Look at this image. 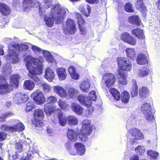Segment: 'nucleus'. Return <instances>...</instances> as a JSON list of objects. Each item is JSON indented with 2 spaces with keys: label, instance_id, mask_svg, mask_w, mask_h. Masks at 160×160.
Here are the masks:
<instances>
[{
  "label": "nucleus",
  "instance_id": "obj_61",
  "mask_svg": "<svg viewBox=\"0 0 160 160\" xmlns=\"http://www.w3.org/2000/svg\"><path fill=\"white\" fill-rule=\"evenodd\" d=\"M7 136V134L5 132L0 131V141H3L5 140Z\"/></svg>",
  "mask_w": 160,
  "mask_h": 160
},
{
  "label": "nucleus",
  "instance_id": "obj_38",
  "mask_svg": "<svg viewBox=\"0 0 160 160\" xmlns=\"http://www.w3.org/2000/svg\"><path fill=\"white\" fill-rule=\"evenodd\" d=\"M132 82L133 83V85L132 87L131 93L132 97H134L137 96L138 94V87L137 82L135 80H133Z\"/></svg>",
  "mask_w": 160,
  "mask_h": 160
},
{
  "label": "nucleus",
  "instance_id": "obj_63",
  "mask_svg": "<svg viewBox=\"0 0 160 160\" xmlns=\"http://www.w3.org/2000/svg\"><path fill=\"white\" fill-rule=\"evenodd\" d=\"M31 156L30 154H27L26 157H22L21 158V160H29V158Z\"/></svg>",
  "mask_w": 160,
  "mask_h": 160
},
{
  "label": "nucleus",
  "instance_id": "obj_53",
  "mask_svg": "<svg viewBox=\"0 0 160 160\" xmlns=\"http://www.w3.org/2000/svg\"><path fill=\"white\" fill-rule=\"evenodd\" d=\"M92 101H95L97 99L96 92L95 91H91L89 93V97H88Z\"/></svg>",
  "mask_w": 160,
  "mask_h": 160
},
{
  "label": "nucleus",
  "instance_id": "obj_12",
  "mask_svg": "<svg viewBox=\"0 0 160 160\" xmlns=\"http://www.w3.org/2000/svg\"><path fill=\"white\" fill-rule=\"evenodd\" d=\"M15 101L17 104L24 103L29 99L28 95L25 93L19 92L15 95Z\"/></svg>",
  "mask_w": 160,
  "mask_h": 160
},
{
  "label": "nucleus",
  "instance_id": "obj_32",
  "mask_svg": "<svg viewBox=\"0 0 160 160\" xmlns=\"http://www.w3.org/2000/svg\"><path fill=\"white\" fill-rule=\"evenodd\" d=\"M24 87L25 88L28 90H32L35 87L33 82L30 80H26L24 82Z\"/></svg>",
  "mask_w": 160,
  "mask_h": 160
},
{
  "label": "nucleus",
  "instance_id": "obj_40",
  "mask_svg": "<svg viewBox=\"0 0 160 160\" xmlns=\"http://www.w3.org/2000/svg\"><path fill=\"white\" fill-rule=\"evenodd\" d=\"M43 56L45 58L47 61L50 63H52L53 61V57L50 52L46 50L43 51Z\"/></svg>",
  "mask_w": 160,
  "mask_h": 160
},
{
  "label": "nucleus",
  "instance_id": "obj_33",
  "mask_svg": "<svg viewBox=\"0 0 160 160\" xmlns=\"http://www.w3.org/2000/svg\"><path fill=\"white\" fill-rule=\"evenodd\" d=\"M110 92L116 100L119 101L120 100L121 94L117 89L114 88H111L110 90Z\"/></svg>",
  "mask_w": 160,
  "mask_h": 160
},
{
  "label": "nucleus",
  "instance_id": "obj_11",
  "mask_svg": "<svg viewBox=\"0 0 160 160\" xmlns=\"http://www.w3.org/2000/svg\"><path fill=\"white\" fill-rule=\"evenodd\" d=\"M129 132L132 136L134 137L133 142H135L137 140H142L144 138V136L139 129L134 128L129 130Z\"/></svg>",
  "mask_w": 160,
  "mask_h": 160
},
{
  "label": "nucleus",
  "instance_id": "obj_50",
  "mask_svg": "<svg viewBox=\"0 0 160 160\" xmlns=\"http://www.w3.org/2000/svg\"><path fill=\"white\" fill-rule=\"evenodd\" d=\"M57 101V98L54 96L51 95L48 97L47 99V103L50 104H54Z\"/></svg>",
  "mask_w": 160,
  "mask_h": 160
},
{
  "label": "nucleus",
  "instance_id": "obj_7",
  "mask_svg": "<svg viewBox=\"0 0 160 160\" xmlns=\"http://www.w3.org/2000/svg\"><path fill=\"white\" fill-rule=\"evenodd\" d=\"M9 48H11L10 50L12 52V53L10 54L9 57L12 59V62L13 63H16L19 61L18 58V53L14 51H20V45L18 44L13 43L9 44L8 46Z\"/></svg>",
  "mask_w": 160,
  "mask_h": 160
},
{
  "label": "nucleus",
  "instance_id": "obj_51",
  "mask_svg": "<svg viewBox=\"0 0 160 160\" xmlns=\"http://www.w3.org/2000/svg\"><path fill=\"white\" fill-rule=\"evenodd\" d=\"M85 25L78 26V28L80 31V33L81 35H85L88 31L87 28L85 26Z\"/></svg>",
  "mask_w": 160,
  "mask_h": 160
},
{
  "label": "nucleus",
  "instance_id": "obj_34",
  "mask_svg": "<svg viewBox=\"0 0 160 160\" xmlns=\"http://www.w3.org/2000/svg\"><path fill=\"white\" fill-rule=\"evenodd\" d=\"M138 75L141 77H144L148 75L149 73V70L146 66H143L139 69Z\"/></svg>",
  "mask_w": 160,
  "mask_h": 160
},
{
  "label": "nucleus",
  "instance_id": "obj_5",
  "mask_svg": "<svg viewBox=\"0 0 160 160\" xmlns=\"http://www.w3.org/2000/svg\"><path fill=\"white\" fill-rule=\"evenodd\" d=\"M22 4L23 7V11L25 12L29 11L32 8L36 6L38 8L40 16L43 15L42 11V7L41 3L38 2H34L32 0H23Z\"/></svg>",
  "mask_w": 160,
  "mask_h": 160
},
{
  "label": "nucleus",
  "instance_id": "obj_56",
  "mask_svg": "<svg viewBox=\"0 0 160 160\" xmlns=\"http://www.w3.org/2000/svg\"><path fill=\"white\" fill-rule=\"evenodd\" d=\"M92 101L91 100L87 97L82 104L87 107L89 108L91 106L92 104Z\"/></svg>",
  "mask_w": 160,
  "mask_h": 160
},
{
  "label": "nucleus",
  "instance_id": "obj_25",
  "mask_svg": "<svg viewBox=\"0 0 160 160\" xmlns=\"http://www.w3.org/2000/svg\"><path fill=\"white\" fill-rule=\"evenodd\" d=\"M58 117L60 124L63 127L65 126L68 121L67 117L66 118L63 115L60 110H59V112L58 113Z\"/></svg>",
  "mask_w": 160,
  "mask_h": 160
},
{
  "label": "nucleus",
  "instance_id": "obj_8",
  "mask_svg": "<svg viewBox=\"0 0 160 160\" xmlns=\"http://www.w3.org/2000/svg\"><path fill=\"white\" fill-rule=\"evenodd\" d=\"M12 91L10 85L4 76L0 75V94H5Z\"/></svg>",
  "mask_w": 160,
  "mask_h": 160
},
{
  "label": "nucleus",
  "instance_id": "obj_31",
  "mask_svg": "<svg viewBox=\"0 0 160 160\" xmlns=\"http://www.w3.org/2000/svg\"><path fill=\"white\" fill-rule=\"evenodd\" d=\"M75 16L78 26L85 25L86 22L81 13L79 12L76 13Z\"/></svg>",
  "mask_w": 160,
  "mask_h": 160
},
{
  "label": "nucleus",
  "instance_id": "obj_15",
  "mask_svg": "<svg viewBox=\"0 0 160 160\" xmlns=\"http://www.w3.org/2000/svg\"><path fill=\"white\" fill-rule=\"evenodd\" d=\"M11 13V10L6 4L3 2H0V13L3 16L7 17Z\"/></svg>",
  "mask_w": 160,
  "mask_h": 160
},
{
  "label": "nucleus",
  "instance_id": "obj_10",
  "mask_svg": "<svg viewBox=\"0 0 160 160\" xmlns=\"http://www.w3.org/2000/svg\"><path fill=\"white\" fill-rule=\"evenodd\" d=\"M66 28L64 31L67 29L68 32L70 34H74L77 31V29L74 21L71 18H68L66 21Z\"/></svg>",
  "mask_w": 160,
  "mask_h": 160
},
{
  "label": "nucleus",
  "instance_id": "obj_18",
  "mask_svg": "<svg viewBox=\"0 0 160 160\" xmlns=\"http://www.w3.org/2000/svg\"><path fill=\"white\" fill-rule=\"evenodd\" d=\"M135 6L137 9L139 10L141 12L146 14L147 10L143 0H137L135 4Z\"/></svg>",
  "mask_w": 160,
  "mask_h": 160
},
{
  "label": "nucleus",
  "instance_id": "obj_1",
  "mask_svg": "<svg viewBox=\"0 0 160 160\" xmlns=\"http://www.w3.org/2000/svg\"><path fill=\"white\" fill-rule=\"evenodd\" d=\"M24 60L26 62V66L29 72L28 75L31 79L35 82L39 81L38 75L42 72L43 65L40 60L36 58H33L31 55L25 56Z\"/></svg>",
  "mask_w": 160,
  "mask_h": 160
},
{
  "label": "nucleus",
  "instance_id": "obj_36",
  "mask_svg": "<svg viewBox=\"0 0 160 160\" xmlns=\"http://www.w3.org/2000/svg\"><path fill=\"white\" fill-rule=\"evenodd\" d=\"M68 122L70 125H76L78 123V118L75 116L69 115L67 117Z\"/></svg>",
  "mask_w": 160,
  "mask_h": 160
},
{
  "label": "nucleus",
  "instance_id": "obj_42",
  "mask_svg": "<svg viewBox=\"0 0 160 160\" xmlns=\"http://www.w3.org/2000/svg\"><path fill=\"white\" fill-rule=\"evenodd\" d=\"M35 107V102L32 101H29L27 103L25 107V110L26 112L32 111Z\"/></svg>",
  "mask_w": 160,
  "mask_h": 160
},
{
  "label": "nucleus",
  "instance_id": "obj_62",
  "mask_svg": "<svg viewBox=\"0 0 160 160\" xmlns=\"http://www.w3.org/2000/svg\"><path fill=\"white\" fill-rule=\"evenodd\" d=\"M135 150L138 151L139 153H141L144 152V149L141 146H138L135 148Z\"/></svg>",
  "mask_w": 160,
  "mask_h": 160
},
{
  "label": "nucleus",
  "instance_id": "obj_60",
  "mask_svg": "<svg viewBox=\"0 0 160 160\" xmlns=\"http://www.w3.org/2000/svg\"><path fill=\"white\" fill-rule=\"evenodd\" d=\"M42 87L44 92H50L51 88L48 85L44 83L42 84Z\"/></svg>",
  "mask_w": 160,
  "mask_h": 160
},
{
  "label": "nucleus",
  "instance_id": "obj_41",
  "mask_svg": "<svg viewBox=\"0 0 160 160\" xmlns=\"http://www.w3.org/2000/svg\"><path fill=\"white\" fill-rule=\"evenodd\" d=\"M127 57L133 59L136 57V53L134 49L132 48H128L126 49Z\"/></svg>",
  "mask_w": 160,
  "mask_h": 160
},
{
  "label": "nucleus",
  "instance_id": "obj_58",
  "mask_svg": "<svg viewBox=\"0 0 160 160\" xmlns=\"http://www.w3.org/2000/svg\"><path fill=\"white\" fill-rule=\"evenodd\" d=\"M88 97H86L82 95H78L77 98L79 102L80 103L83 104V103L85 102L86 99Z\"/></svg>",
  "mask_w": 160,
  "mask_h": 160
},
{
  "label": "nucleus",
  "instance_id": "obj_48",
  "mask_svg": "<svg viewBox=\"0 0 160 160\" xmlns=\"http://www.w3.org/2000/svg\"><path fill=\"white\" fill-rule=\"evenodd\" d=\"M147 155L153 159H156L158 157V153L152 150H149L147 152Z\"/></svg>",
  "mask_w": 160,
  "mask_h": 160
},
{
  "label": "nucleus",
  "instance_id": "obj_39",
  "mask_svg": "<svg viewBox=\"0 0 160 160\" xmlns=\"http://www.w3.org/2000/svg\"><path fill=\"white\" fill-rule=\"evenodd\" d=\"M80 88L84 92H88L90 88V84L88 81H84L80 84Z\"/></svg>",
  "mask_w": 160,
  "mask_h": 160
},
{
  "label": "nucleus",
  "instance_id": "obj_47",
  "mask_svg": "<svg viewBox=\"0 0 160 160\" xmlns=\"http://www.w3.org/2000/svg\"><path fill=\"white\" fill-rule=\"evenodd\" d=\"M141 110L143 114L146 112H151L150 106L148 103H145L142 106Z\"/></svg>",
  "mask_w": 160,
  "mask_h": 160
},
{
  "label": "nucleus",
  "instance_id": "obj_3",
  "mask_svg": "<svg viewBox=\"0 0 160 160\" xmlns=\"http://www.w3.org/2000/svg\"><path fill=\"white\" fill-rule=\"evenodd\" d=\"M50 13L51 18L47 16L44 17V21L46 24L49 27H52L53 25L54 16L56 17V23L58 24L62 22L65 18L66 11L64 9L61 8L59 5L56 4H54L52 8Z\"/></svg>",
  "mask_w": 160,
  "mask_h": 160
},
{
  "label": "nucleus",
  "instance_id": "obj_4",
  "mask_svg": "<svg viewBox=\"0 0 160 160\" xmlns=\"http://www.w3.org/2000/svg\"><path fill=\"white\" fill-rule=\"evenodd\" d=\"M82 125L80 132L77 134L80 140L82 142L88 141V138L87 136L90 134L92 131V127L91 125V122L88 119H85L82 122Z\"/></svg>",
  "mask_w": 160,
  "mask_h": 160
},
{
  "label": "nucleus",
  "instance_id": "obj_35",
  "mask_svg": "<svg viewBox=\"0 0 160 160\" xmlns=\"http://www.w3.org/2000/svg\"><path fill=\"white\" fill-rule=\"evenodd\" d=\"M68 72L72 77L73 79L75 80L78 79L79 78V76L78 74L76 73L75 68L72 66L69 67L68 69Z\"/></svg>",
  "mask_w": 160,
  "mask_h": 160
},
{
  "label": "nucleus",
  "instance_id": "obj_14",
  "mask_svg": "<svg viewBox=\"0 0 160 160\" xmlns=\"http://www.w3.org/2000/svg\"><path fill=\"white\" fill-rule=\"evenodd\" d=\"M53 90L61 98H65L67 97V93L66 90L61 86L57 85L53 88Z\"/></svg>",
  "mask_w": 160,
  "mask_h": 160
},
{
  "label": "nucleus",
  "instance_id": "obj_64",
  "mask_svg": "<svg viewBox=\"0 0 160 160\" xmlns=\"http://www.w3.org/2000/svg\"><path fill=\"white\" fill-rule=\"evenodd\" d=\"M130 160H139V157L138 155H134L132 157L130 158Z\"/></svg>",
  "mask_w": 160,
  "mask_h": 160
},
{
  "label": "nucleus",
  "instance_id": "obj_45",
  "mask_svg": "<svg viewBox=\"0 0 160 160\" xmlns=\"http://www.w3.org/2000/svg\"><path fill=\"white\" fill-rule=\"evenodd\" d=\"M139 94L142 97H146L149 94L148 89L147 87H142L139 90Z\"/></svg>",
  "mask_w": 160,
  "mask_h": 160
},
{
  "label": "nucleus",
  "instance_id": "obj_17",
  "mask_svg": "<svg viewBox=\"0 0 160 160\" xmlns=\"http://www.w3.org/2000/svg\"><path fill=\"white\" fill-rule=\"evenodd\" d=\"M67 96L72 99L76 98L79 94L78 90L72 87L67 88Z\"/></svg>",
  "mask_w": 160,
  "mask_h": 160
},
{
  "label": "nucleus",
  "instance_id": "obj_20",
  "mask_svg": "<svg viewBox=\"0 0 160 160\" xmlns=\"http://www.w3.org/2000/svg\"><path fill=\"white\" fill-rule=\"evenodd\" d=\"M71 108L72 110L77 115H81L83 112V108L79 104L76 102H73L72 103Z\"/></svg>",
  "mask_w": 160,
  "mask_h": 160
},
{
  "label": "nucleus",
  "instance_id": "obj_21",
  "mask_svg": "<svg viewBox=\"0 0 160 160\" xmlns=\"http://www.w3.org/2000/svg\"><path fill=\"white\" fill-rule=\"evenodd\" d=\"M74 146L76 148V152L79 155L83 154L85 152V146L81 142H77L74 144Z\"/></svg>",
  "mask_w": 160,
  "mask_h": 160
},
{
  "label": "nucleus",
  "instance_id": "obj_26",
  "mask_svg": "<svg viewBox=\"0 0 160 160\" xmlns=\"http://www.w3.org/2000/svg\"><path fill=\"white\" fill-rule=\"evenodd\" d=\"M67 134V137L70 141L74 142L77 140V135L73 129H68Z\"/></svg>",
  "mask_w": 160,
  "mask_h": 160
},
{
  "label": "nucleus",
  "instance_id": "obj_2",
  "mask_svg": "<svg viewBox=\"0 0 160 160\" xmlns=\"http://www.w3.org/2000/svg\"><path fill=\"white\" fill-rule=\"evenodd\" d=\"M118 65V82L120 84L126 85L127 83L126 79L127 72L130 71L132 68V65L130 61L125 58L118 57L117 59Z\"/></svg>",
  "mask_w": 160,
  "mask_h": 160
},
{
  "label": "nucleus",
  "instance_id": "obj_24",
  "mask_svg": "<svg viewBox=\"0 0 160 160\" xmlns=\"http://www.w3.org/2000/svg\"><path fill=\"white\" fill-rule=\"evenodd\" d=\"M128 21L131 24L135 25L137 26H139L140 25L141 21L138 16L137 15H132L129 16L128 19Z\"/></svg>",
  "mask_w": 160,
  "mask_h": 160
},
{
  "label": "nucleus",
  "instance_id": "obj_30",
  "mask_svg": "<svg viewBox=\"0 0 160 160\" xmlns=\"http://www.w3.org/2000/svg\"><path fill=\"white\" fill-rule=\"evenodd\" d=\"M12 132H21L24 129V126L21 122H18L15 125L12 126Z\"/></svg>",
  "mask_w": 160,
  "mask_h": 160
},
{
  "label": "nucleus",
  "instance_id": "obj_44",
  "mask_svg": "<svg viewBox=\"0 0 160 160\" xmlns=\"http://www.w3.org/2000/svg\"><path fill=\"white\" fill-rule=\"evenodd\" d=\"M44 110L46 114L50 115L53 111V108L50 104L46 103L44 105Z\"/></svg>",
  "mask_w": 160,
  "mask_h": 160
},
{
  "label": "nucleus",
  "instance_id": "obj_9",
  "mask_svg": "<svg viewBox=\"0 0 160 160\" xmlns=\"http://www.w3.org/2000/svg\"><path fill=\"white\" fill-rule=\"evenodd\" d=\"M121 39L124 42L131 46H135L137 43V40L129 33L125 32L121 35Z\"/></svg>",
  "mask_w": 160,
  "mask_h": 160
},
{
  "label": "nucleus",
  "instance_id": "obj_22",
  "mask_svg": "<svg viewBox=\"0 0 160 160\" xmlns=\"http://www.w3.org/2000/svg\"><path fill=\"white\" fill-rule=\"evenodd\" d=\"M136 61L137 63L140 65H144L148 63L147 58L146 55L142 53H140L138 55Z\"/></svg>",
  "mask_w": 160,
  "mask_h": 160
},
{
  "label": "nucleus",
  "instance_id": "obj_37",
  "mask_svg": "<svg viewBox=\"0 0 160 160\" xmlns=\"http://www.w3.org/2000/svg\"><path fill=\"white\" fill-rule=\"evenodd\" d=\"M122 102L125 103L128 102L130 98L129 93L126 91L123 92L121 95V98Z\"/></svg>",
  "mask_w": 160,
  "mask_h": 160
},
{
  "label": "nucleus",
  "instance_id": "obj_52",
  "mask_svg": "<svg viewBox=\"0 0 160 160\" xmlns=\"http://www.w3.org/2000/svg\"><path fill=\"white\" fill-rule=\"evenodd\" d=\"M144 114L146 119L148 122L152 121L154 119L153 116L152 115L151 112L144 113Z\"/></svg>",
  "mask_w": 160,
  "mask_h": 160
},
{
  "label": "nucleus",
  "instance_id": "obj_13",
  "mask_svg": "<svg viewBox=\"0 0 160 160\" xmlns=\"http://www.w3.org/2000/svg\"><path fill=\"white\" fill-rule=\"evenodd\" d=\"M32 95L33 97L34 100L40 104H42L46 101V98L42 92L37 90L33 92Z\"/></svg>",
  "mask_w": 160,
  "mask_h": 160
},
{
  "label": "nucleus",
  "instance_id": "obj_54",
  "mask_svg": "<svg viewBox=\"0 0 160 160\" xmlns=\"http://www.w3.org/2000/svg\"><path fill=\"white\" fill-rule=\"evenodd\" d=\"M15 148L18 152H21L23 150L22 145L19 142H16L15 144Z\"/></svg>",
  "mask_w": 160,
  "mask_h": 160
},
{
  "label": "nucleus",
  "instance_id": "obj_57",
  "mask_svg": "<svg viewBox=\"0 0 160 160\" xmlns=\"http://www.w3.org/2000/svg\"><path fill=\"white\" fill-rule=\"evenodd\" d=\"M31 48L34 52H37L39 53L42 51L43 52V51L39 48L34 45H32Z\"/></svg>",
  "mask_w": 160,
  "mask_h": 160
},
{
  "label": "nucleus",
  "instance_id": "obj_55",
  "mask_svg": "<svg viewBox=\"0 0 160 160\" xmlns=\"http://www.w3.org/2000/svg\"><path fill=\"white\" fill-rule=\"evenodd\" d=\"M0 129L4 131H9L12 132V126H7L3 124L1 126Z\"/></svg>",
  "mask_w": 160,
  "mask_h": 160
},
{
  "label": "nucleus",
  "instance_id": "obj_46",
  "mask_svg": "<svg viewBox=\"0 0 160 160\" xmlns=\"http://www.w3.org/2000/svg\"><path fill=\"white\" fill-rule=\"evenodd\" d=\"M125 11L128 12L133 13L134 12V9L133 8L132 4L129 2L126 3L124 7Z\"/></svg>",
  "mask_w": 160,
  "mask_h": 160
},
{
  "label": "nucleus",
  "instance_id": "obj_49",
  "mask_svg": "<svg viewBox=\"0 0 160 160\" xmlns=\"http://www.w3.org/2000/svg\"><path fill=\"white\" fill-rule=\"evenodd\" d=\"M33 124L36 127H39L44 126V123L41 120L37 118H34L32 120Z\"/></svg>",
  "mask_w": 160,
  "mask_h": 160
},
{
  "label": "nucleus",
  "instance_id": "obj_6",
  "mask_svg": "<svg viewBox=\"0 0 160 160\" xmlns=\"http://www.w3.org/2000/svg\"><path fill=\"white\" fill-rule=\"evenodd\" d=\"M116 81L115 75L111 73H106L102 77V82L108 88L111 87Z\"/></svg>",
  "mask_w": 160,
  "mask_h": 160
},
{
  "label": "nucleus",
  "instance_id": "obj_29",
  "mask_svg": "<svg viewBox=\"0 0 160 160\" xmlns=\"http://www.w3.org/2000/svg\"><path fill=\"white\" fill-rule=\"evenodd\" d=\"M33 116L34 118H38L42 119L44 117L43 112L42 109L37 108L35 109L33 112Z\"/></svg>",
  "mask_w": 160,
  "mask_h": 160
},
{
  "label": "nucleus",
  "instance_id": "obj_27",
  "mask_svg": "<svg viewBox=\"0 0 160 160\" xmlns=\"http://www.w3.org/2000/svg\"><path fill=\"white\" fill-rule=\"evenodd\" d=\"M55 74L50 68H48L45 70V78L48 80H52L54 78Z\"/></svg>",
  "mask_w": 160,
  "mask_h": 160
},
{
  "label": "nucleus",
  "instance_id": "obj_28",
  "mask_svg": "<svg viewBox=\"0 0 160 160\" xmlns=\"http://www.w3.org/2000/svg\"><path fill=\"white\" fill-rule=\"evenodd\" d=\"M20 76L18 74L12 75L10 78V82L13 86L17 88L18 85Z\"/></svg>",
  "mask_w": 160,
  "mask_h": 160
},
{
  "label": "nucleus",
  "instance_id": "obj_19",
  "mask_svg": "<svg viewBox=\"0 0 160 160\" xmlns=\"http://www.w3.org/2000/svg\"><path fill=\"white\" fill-rule=\"evenodd\" d=\"M91 7L88 4L81 5L79 8V10L81 13L86 17H88L91 12Z\"/></svg>",
  "mask_w": 160,
  "mask_h": 160
},
{
  "label": "nucleus",
  "instance_id": "obj_43",
  "mask_svg": "<svg viewBox=\"0 0 160 160\" xmlns=\"http://www.w3.org/2000/svg\"><path fill=\"white\" fill-rule=\"evenodd\" d=\"M58 104L59 107L62 110H67L69 107V104L61 99H59Z\"/></svg>",
  "mask_w": 160,
  "mask_h": 160
},
{
  "label": "nucleus",
  "instance_id": "obj_23",
  "mask_svg": "<svg viewBox=\"0 0 160 160\" xmlns=\"http://www.w3.org/2000/svg\"><path fill=\"white\" fill-rule=\"evenodd\" d=\"M131 34L139 39H145L143 31L141 29L137 28L133 29L131 32Z\"/></svg>",
  "mask_w": 160,
  "mask_h": 160
},
{
  "label": "nucleus",
  "instance_id": "obj_16",
  "mask_svg": "<svg viewBox=\"0 0 160 160\" xmlns=\"http://www.w3.org/2000/svg\"><path fill=\"white\" fill-rule=\"evenodd\" d=\"M56 72L59 79L61 80H65L67 76L66 69L63 67H60L56 69Z\"/></svg>",
  "mask_w": 160,
  "mask_h": 160
},
{
  "label": "nucleus",
  "instance_id": "obj_59",
  "mask_svg": "<svg viewBox=\"0 0 160 160\" xmlns=\"http://www.w3.org/2000/svg\"><path fill=\"white\" fill-rule=\"evenodd\" d=\"M29 48V46L26 43L21 44L20 45V50L22 51H26Z\"/></svg>",
  "mask_w": 160,
  "mask_h": 160
}]
</instances>
